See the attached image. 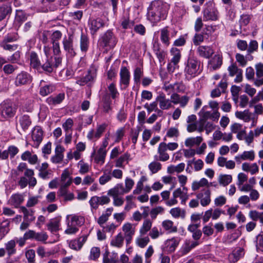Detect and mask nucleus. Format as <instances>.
I'll use <instances>...</instances> for the list:
<instances>
[{
	"mask_svg": "<svg viewBox=\"0 0 263 263\" xmlns=\"http://www.w3.org/2000/svg\"><path fill=\"white\" fill-rule=\"evenodd\" d=\"M157 102L159 103L160 109L163 110L168 109L172 107L171 101L167 99L163 93H161L156 99Z\"/></svg>",
	"mask_w": 263,
	"mask_h": 263,
	"instance_id": "nucleus-14",
	"label": "nucleus"
},
{
	"mask_svg": "<svg viewBox=\"0 0 263 263\" xmlns=\"http://www.w3.org/2000/svg\"><path fill=\"white\" fill-rule=\"evenodd\" d=\"M106 155V151L102 148H99L97 154L95 156V161L97 163L103 164L104 162Z\"/></svg>",
	"mask_w": 263,
	"mask_h": 263,
	"instance_id": "nucleus-33",
	"label": "nucleus"
},
{
	"mask_svg": "<svg viewBox=\"0 0 263 263\" xmlns=\"http://www.w3.org/2000/svg\"><path fill=\"white\" fill-rule=\"evenodd\" d=\"M48 230L52 233L57 232L59 230L60 221L57 219L51 220L47 225Z\"/></svg>",
	"mask_w": 263,
	"mask_h": 263,
	"instance_id": "nucleus-37",
	"label": "nucleus"
},
{
	"mask_svg": "<svg viewBox=\"0 0 263 263\" xmlns=\"http://www.w3.org/2000/svg\"><path fill=\"white\" fill-rule=\"evenodd\" d=\"M103 20L99 17H91L89 18L88 25L92 35L95 34L99 29L104 26Z\"/></svg>",
	"mask_w": 263,
	"mask_h": 263,
	"instance_id": "nucleus-7",
	"label": "nucleus"
},
{
	"mask_svg": "<svg viewBox=\"0 0 263 263\" xmlns=\"http://www.w3.org/2000/svg\"><path fill=\"white\" fill-rule=\"evenodd\" d=\"M39 202V196L30 197L27 202L26 207L31 208L35 206Z\"/></svg>",
	"mask_w": 263,
	"mask_h": 263,
	"instance_id": "nucleus-60",
	"label": "nucleus"
},
{
	"mask_svg": "<svg viewBox=\"0 0 263 263\" xmlns=\"http://www.w3.org/2000/svg\"><path fill=\"white\" fill-rule=\"evenodd\" d=\"M197 52L200 57L209 59L214 53V51L210 46H200L197 49Z\"/></svg>",
	"mask_w": 263,
	"mask_h": 263,
	"instance_id": "nucleus-20",
	"label": "nucleus"
},
{
	"mask_svg": "<svg viewBox=\"0 0 263 263\" xmlns=\"http://www.w3.org/2000/svg\"><path fill=\"white\" fill-rule=\"evenodd\" d=\"M112 178L110 172L108 173H104L103 175L101 176L99 178V183L101 185H104L106 183L109 181Z\"/></svg>",
	"mask_w": 263,
	"mask_h": 263,
	"instance_id": "nucleus-63",
	"label": "nucleus"
},
{
	"mask_svg": "<svg viewBox=\"0 0 263 263\" xmlns=\"http://www.w3.org/2000/svg\"><path fill=\"white\" fill-rule=\"evenodd\" d=\"M125 191L123 184L118 183L108 191L107 195L111 197L119 196L126 193Z\"/></svg>",
	"mask_w": 263,
	"mask_h": 263,
	"instance_id": "nucleus-15",
	"label": "nucleus"
},
{
	"mask_svg": "<svg viewBox=\"0 0 263 263\" xmlns=\"http://www.w3.org/2000/svg\"><path fill=\"white\" fill-rule=\"evenodd\" d=\"M12 9L10 6L3 5L0 6V21L6 18L7 15L11 13Z\"/></svg>",
	"mask_w": 263,
	"mask_h": 263,
	"instance_id": "nucleus-36",
	"label": "nucleus"
},
{
	"mask_svg": "<svg viewBox=\"0 0 263 263\" xmlns=\"http://www.w3.org/2000/svg\"><path fill=\"white\" fill-rule=\"evenodd\" d=\"M18 122L23 132H25L28 129L31 124V121L29 116L26 115L21 116L19 119Z\"/></svg>",
	"mask_w": 263,
	"mask_h": 263,
	"instance_id": "nucleus-26",
	"label": "nucleus"
},
{
	"mask_svg": "<svg viewBox=\"0 0 263 263\" xmlns=\"http://www.w3.org/2000/svg\"><path fill=\"white\" fill-rule=\"evenodd\" d=\"M179 243V239L175 237L167 239L165 242L167 251L170 253L174 252L176 247L178 246Z\"/></svg>",
	"mask_w": 263,
	"mask_h": 263,
	"instance_id": "nucleus-24",
	"label": "nucleus"
},
{
	"mask_svg": "<svg viewBox=\"0 0 263 263\" xmlns=\"http://www.w3.org/2000/svg\"><path fill=\"white\" fill-rule=\"evenodd\" d=\"M152 222L148 219H145L143 223L142 226L140 230V233L141 235H145L152 228Z\"/></svg>",
	"mask_w": 263,
	"mask_h": 263,
	"instance_id": "nucleus-41",
	"label": "nucleus"
},
{
	"mask_svg": "<svg viewBox=\"0 0 263 263\" xmlns=\"http://www.w3.org/2000/svg\"><path fill=\"white\" fill-rule=\"evenodd\" d=\"M222 64V57L220 54L215 55L209 61V68L212 70L219 69Z\"/></svg>",
	"mask_w": 263,
	"mask_h": 263,
	"instance_id": "nucleus-12",
	"label": "nucleus"
},
{
	"mask_svg": "<svg viewBox=\"0 0 263 263\" xmlns=\"http://www.w3.org/2000/svg\"><path fill=\"white\" fill-rule=\"evenodd\" d=\"M173 58L171 60V62L174 65H176L180 61L181 58V53L180 50L176 48H173L171 51Z\"/></svg>",
	"mask_w": 263,
	"mask_h": 263,
	"instance_id": "nucleus-35",
	"label": "nucleus"
},
{
	"mask_svg": "<svg viewBox=\"0 0 263 263\" xmlns=\"http://www.w3.org/2000/svg\"><path fill=\"white\" fill-rule=\"evenodd\" d=\"M62 43L64 49L67 52L70 56L74 57L76 54L73 47V39L71 35L68 37L65 36L63 40Z\"/></svg>",
	"mask_w": 263,
	"mask_h": 263,
	"instance_id": "nucleus-10",
	"label": "nucleus"
},
{
	"mask_svg": "<svg viewBox=\"0 0 263 263\" xmlns=\"http://www.w3.org/2000/svg\"><path fill=\"white\" fill-rule=\"evenodd\" d=\"M96 70L91 69L88 71L87 74L81 79L78 80L76 83L81 85L84 86L88 84L89 82H93L95 78L96 77Z\"/></svg>",
	"mask_w": 263,
	"mask_h": 263,
	"instance_id": "nucleus-11",
	"label": "nucleus"
},
{
	"mask_svg": "<svg viewBox=\"0 0 263 263\" xmlns=\"http://www.w3.org/2000/svg\"><path fill=\"white\" fill-rule=\"evenodd\" d=\"M91 210L93 209L97 210L100 204L99 196H94L92 197L89 201Z\"/></svg>",
	"mask_w": 263,
	"mask_h": 263,
	"instance_id": "nucleus-48",
	"label": "nucleus"
},
{
	"mask_svg": "<svg viewBox=\"0 0 263 263\" xmlns=\"http://www.w3.org/2000/svg\"><path fill=\"white\" fill-rule=\"evenodd\" d=\"M148 168L153 174H155L161 168V164L158 162L154 161L148 165Z\"/></svg>",
	"mask_w": 263,
	"mask_h": 263,
	"instance_id": "nucleus-49",
	"label": "nucleus"
},
{
	"mask_svg": "<svg viewBox=\"0 0 263 263\" xmlns=\"http://www.w3.org/2000/svg\"><path fill=\"white\" fill-rule=\"evenodd\" d=\"M211 192L210 190H206L204 194L202 193H198L197 195V198L200 199V203L203 206L209 205L211 202L210 199Z\"/></svg>",
	"mask_w": 263,
	"mask_h": 263,
	"instance_id": "nucleus-22",
	"label": "nucleus"
},
{
	"mask_svg": "<svg viewBox=\"0 0 263 263\" xmlns=\"http://www.w3.org/2000/svg\"><path fill=\"white\" fill-rule=\"evenodd\" d=\"M61 57H50L47 58L45 63L41 65L42 69L47 74L51 73L54 68H57L62 63Z\"/></svg>",
	"mask_w": 263,
	"mask_h": 263,
	"instance_id": "nucleus-4",
	"label": "nucleus"
},
{
	"mask_svg": "<svg viewBox=\"0 0 263 263\" xmlns=\"http://www.w3.org/2000/svg\"><path fill=\"white\" fill-rule=\"evenodd\" d=\"M5 250L8 255L10 257L16 253V242L14 240H11L5 243Z\"/></svg>",
	"mask_w": 263,
	"mask_h": 263,
	"instance_id": "nucleus-27",
	"label": "nucleus"
},
{
	"mask_svg": "<svg viewBox=\"0 0 263 263\" xmlns=\"http://www.w3.org/2000/svg\"><path fill=\"white\" fill-rule=\"evenodd\" d=\"M149 241V238L148 236L143 238H138L137 239L136 243L140 248H144Z\"/></svg>",
	"mask_w": 263,
	"mask_h": 263,
	"instance_id": "nucleus-56",
	"label": "nucleus"
},
{
	"mask_svg": "<svg viewBox=\"0 0 263 263\" xmlns=\"http://www.w3.org/2000/svg\"><path fill=\"white\" fill-rule=\"evenodd\" d=\"M62 33L59 30H56L52 32L50 36L51 43H59V40L62 38Z\"/></svg>",
	"mask_w": 263,
	"mask_h": 263,
	"instance_id": "nucleus-46",
	"label": "nucleus"
},
{
	"mask_svg": "<svg viewBox=\"0 0 263 263\" xmlns=\"http://www.w3.org/2000/svg\"><path fill=\"white\" fill-rule=\"evenodd\" d=\"M179 135V132L176 127L170 128L166 133V137L172 138L178 137Z\"/></svg>",
	"mask_w": 263,
	"mask_h": 263,
	"instance_id": "nucleus-59",
	"label": "nucleus"
},
{
	"mask_svg": "<svg viewBox=\"0 0 263 263\" xmlns=\"http://www.w3.org/2000/svg\"><path fill=\"white\" fill-rule=\"evenodd\" d=\"M256 246L257 249L263 252V233H261L256 236Z\"/></svg>",
	"mask_w": 263,
	"mask_h": 263,
	"instance_id": "nucleus-58",
	"label": "nucleus"
},
{
	"mask_svg": "<svg viewBox=\"0 0 263 263\" xmlns=\"http://www.w3.org/2000/svg\"><path fill=\"white\" fill-rule=\"evenodd\" d=\"M251 17L248 14H242L240 16L239 21L240 27L241 28L242 26H247L250 22Z\"/></svg>",
	"mask_w": 263,
	"mask_h": 263,
	"instance_id": "nucleus-54",
	"label": "nucleus"
},
{
	"mask_svg": "<svg viewBox=\"0 0 263 263\" xmlns=\"http://www.w3.org/2000/svg\"><path fill=\"white\" fill-rule=\"evenodd\" d=\"M32 82V77L27 72L22 71L15 78V84L16 86L27 85Z\"/></svg>",
	"mask_w": 263,
	"mask_h": 263,
	"instance_id": "nucleus-8",
	"label": "nucleus"
},
{
	"mask_svg": "<svg viewBox=\"0 0 263 263\" xmlns=\"http://www.w3.org/2000/svg\"><path fill=\"white\" fill-rule=\"evenodd\" d=\"M24 195L20 193L14 194L11 195L9 203L10 205L14 206L16 208H20V205L24 202Z\"/></svg>",
	"mask_w": 263,
	"mask_h": 263,
	"instance_id": "nucleus-13",
	"label": "nucleus"
},
{
	"mask_svg": "<svg viewBox=\"0 0 263 263\" xmlns=\"http://www.w3.org/2000/svg\"><path fill=\"white\" fill-rule=\"evenodd\" d=\"M18 148L17 147L14 145L9 146L6 150V152L8 153V157H9V155H10L11 159L13 158L18 153Z\"/></svg>",
	"mask_w": 263,
	"mask_h": 263,
	"instance_id": "nucleus-50",
	"label": "nucleus"
},
{
	"mask_svg": "<svg viewBox=\"0 0 263 263\" xmlns=\"http://www.w3.org/2000/svg\"><path fill=\"white\" fill-rule=\"evenodd\" d=\"M26 257L28 263H35V251L32 249L28 250L26 252Z\"/></svg>",
	"mask_w": 263,
	"mask_h": 263,
	"instance_id": "nucleus-64",
	"label": "nucleus"
},
{
	"mask_svg": "<svg viewBox=\"0 0 263 263\" xmlns=\"http://www.w3.org/2000/svg\"><path fill=\"white\" fill-rule=\"evenodd\" d=\"M64 148L61 145H58L55 149V155L51 158V161L54 163H59L62 162L63 159Z\"/></svg>",
	"mask_w": 263,
	"mask_h": 263,
	"instance_id": "nucleus-18",
	"label": "nucleus"
},
{
	"mask_svg": "<svg viewBox=\"0 0 263 263\" xmlns=\"http://www.w3.org/2000/svg\"><path fill=\"white\" fill-rule=\"evenodd\" d=\"M202 232L206 236H210L213 235L214 230V229L212 227V224L210 223L203 227Z\"/></svg>",
	"mask_w": 263,
	"mask_h": 263,
	"instance_id": "nucleus-61",
	"label": "nucleus"
},
{
	"mask_svg": "<svg viewBox=\"0 0 263 263\" xmlns=\"http://www.w3.org/2000/svg\"><path fill=\"white\" fill-rule=\"evenodd\" d=\"M21 211L24 214V219L27 222H31L34 220L35 217L34 216V211L32 209H27L24 206L20 207Z\"/></svg>",
	"mask_w": 263,
	"mask_h": 263,
	"instance_id": "nucleus-21",
	"label": "nucleus"
},
{
	"mask_svg": "<svg viewBox=\"0 0 263 263\" xmlns=\"http://www.w3.org/2000/svg\"><path fill=\"white\" fill-rule=\"evenodd\" d=\"M120 77V84L121 86H123V89H126L129 86L130 77L129 71L126 67L121 68Z\"/></svg>",
	"mask_w": 263,
	"mask_h": 263,
	"instance_id": "nucleus-9",
	"label": "nucleus"
},
{
	"mask_svg": "<svg viewBox=\"0 0 263 263\" xmlns=\"http://www.w3.org/2000/svg\"><path fill=\"white\" fill-rule=\"evenodd\" d=\"M162 226L164 229L169 232H176L177 228L174 226V222L170 220H165L162 222Z\"/></svg>",
	"mask_w": 263,
	"mask_h": 263,
	"instance_id": "nucleus-32",
	"label": "nucleus"
},
{
	"mask_svg": "<svg viewBox=\"0 0 263 263\" xmlns=\"http://www.w3.org/2000/svg\"><path fill=\"white\" fill-rule=\"evenodd\" d=\"M241 158L243 160H250L252 161L255 158L254 152L253 151H245L241 155Z\"/></svg>",
	"mask_w": 263,
	"mask_h": 263,
	"instance_id": "nucleus-53",
	"label": "nucleus"
},
{
	"mask_svg": "<svg viewBox=\"0 0 263 263\" xmlns=\"http://www.w3.org/2000/svg\"><path fill=\"white\" fill-rule=\"evenodd\" d=\"M83 218L78 216H73L71 219V224L74 226H81L83 223Z\"/></svg>",
	"mask_w": 263,
	"mask_h": 263,
	"instance_id": "nucleus-51",
	"label": "nucleus"
},
{
	"mask_svg": "<svg viewBox=\"0 0 263 263\" xmlns=\"http://www.w3.org/2000/svg\"><path fill=\"white\" fill-rule=\"evenodd\" d=\"M43 131L40 126H36L32 132V139L36 142V147L39 146L43 140Z\"/></svg>",
	"mask_w": 263,
	"mask_h": 263,
	"instance_id": "nucleus-17",
	"label": "nucleus"
},
{
	"mask_svg": "<svg viewBox=\"0 0 263 263\" xmlns=\"http://www.w3.org/2000/svg\"><path fill=\"white\" fill-rule=\"evenodd\" d=\"M73 125V120L71 118H68L63 124L62 127L66 133H72V127Z\"/></svg>",
	"mask_w": 263,
	"mask_h": 263,
	"instance_id": "nucleus-45",
	"label": "nucleus"
},
{
	"mask_svg": "<svg viewBox=\"0 0 263 263\" xmlns=\"http://www.w3.org/2000/svg\"><path fill=\"white\" fill-rule=\"evenodd\" d=\"M199 245L198 241H186L184 246L182 248V253L183 255L187 254L190 251Z\"/></svg>",
	"mask_w": 263,
	"mask_h": 263,
	"instance_id": "nucleus-31",
	"label": "nucleus"
},
{
	"mask_svg": "<svg viewBox=\"0 0 263 263\" xmlns=\"http://www.w3.org/2000/svg\"><path fill=\"white\" fill-rule=\"evenodd\" d=\"M55 90V87L53 84L46 85L41 86L40 89V94L42 96H46L53 92Z\"/></svg>",
	"mask_w": 263,
	"mask_h": 263,
	"instance_id": "nucleus-30",
	"label": "nucleus"
},
{
	"mask_svg": "<svg viewBox=\"0 0 263 263\" xmlns=\"http://www.w3.org/2000/svg\"><path fill=\"white\" fill-rule=\"evenodd\" d=\"M124 237L119 233L110 242V245L118 248H121L123 245Z\"/></svg>",
	"mask_w": 263,
	"mask_h": 263,
	"instance_id": "nucleus-34",
	"label": "nucleus"
},
{
	"mask_svg": "<svg viewBox=\"0 0 263 263\" xmlns=\"http://www.w3.org/2000/svg\"><path fill=\"white\" fill-rule=\"evenodd\" d=\"M122 230L124 232V236L134 235L135 233L134 229L130 223L124 224L122 227Z\"/></svg>",
	"mask_w": 263,
	"mask_h": 263,
	"instance_id": "nucleus-43",
	"label": "nucleus"
},
{
	"mask_svg": "<svg viewBox=\"0 0 263 263\" xmlns=\"http://www.w3.org/2000/svg\"><path fill=\"white\" fill-rule=\"evenodd\" d=\"M170 213L173 217L176 218L179 217L184 218L185 216V212L179 207L172 209Z\"/></svg>",
	"mask_w": 263,
	"mask_h": 263,
	"instance_id": "nucleus-38",
	"label": "nucleus"
},
{
	"mask_svg": "<svg viewBox=\"0 0 263 263\" xmlns=\"http://www.w3.org/2000/svg\"><path fill=\"white\" fill-rule=\"evenodd\" d=\"M170 32L167 27H164L160 30V40L161 42L166 46L170 44Z\"/></svg>",
	"mask_w": 263,
	"mask_h": 263,
	"instance_id": "nucleus-28",
	"label": "nucleus"
},
{
	"mask_svg": "<svg viewBox=\"0 0 263 263\" xmlns=\"http://www.w3.org/2000/svg\"><path fill=\"white\" fill-rule=\"evenodd\" d=\"M116 39L110 30L107 31L102 36L100 40V45L103 47L112 48L116 45Z\"/></svg>",
	"mask_w": 263,
	"mask_h": 263,
	"instance_id": "nucleus-6",
	"label": "nucleus"
},
{
	"mask_svg": "<svg viewBox=\"0 0 263 263\" xmlns=\"http://www.w3.org/2000/svg\"><path fill=\"white\" fill-rule=\"evenodd\" d=\"M102 108L104 114H109L112 110L111 100L108 93H105L102 97Z\"/></svg>",
	"mask_w": 263,
	"mask_h": 263,
	"instance_id": "nucleus-16",
	"label": "nucleus"
},
{
	"mask_svg": "<svg viewBox=\"0 0 263 263\" xmlns=\"http://www.w3.org/2000/svg\"><path fill=\"white\" fill-rule=\"evenodd\" d=\"M27 17L28 15L24 11L17 10L15 13V23L20 25L27 20Z\"/></svg>",
	"mask_w": 263,
	"mask_h": 263,
	"instance_id": "nucleus-29",
	"label": "nucleus"
},
{
	"mask_svg": "<svg viewBox=\"0 0 263 263\" xmlns=\"http://www.w3.org/2000/svg\"><path fill=\"white\" fill-rule=\"evenodd\" d=\"M232 177L230 175H220L218 177V181L220 184L224 186L228 185L232 182Z\"/></svg>",
	"mask_w": 263,
	"mask_h": 263,
	"instance_id": "nucleus-39",
	"label": "nucleus"
},
{
	"mask_svg": "<svg viewBox=\"0 0 263 263\" xmlns=\"http://www.w3.org/2000/svg\"><path fill=\"white\" fill-rule=\"evenodd\" d=\"M65 99V93H60L55 96H50L46 100V102L51 106L60 104Z\"/></svg>",
	"mask_w": 263,
	"mask_h": 263,
	"instance_id": "nucleus-19",
	"label": "nucleus"
},
{
	"mask_svg": "<svg viewBox=\"0 0 263 263\" xmlns=\"http://www.w3.org/2000/svg\"><path fill=\"white\" fill-rule=\"evenodd\" d=\"M100 255V250L98 247H93L90 250V258L91 259L95 260L97 259Z\"/></svg>",
	"mask_w": 263,
	"mask_h": 263,
	"instance_id": "nucleus-62",
	"label": "nucleus"
},
{
	"mask_svg": "<svg viewBox=\"0 0 263 263\" xmlns=\"http://www.w3.org/2000/svg\"><path fill=\"white\" fill-rule=\"evenodd\" d=\"M200 62L196 57L190 54L187 61L184 69L186 77L191 79L201 72L200 70Z\"/></svg>",
	"mask_w": 263,
	"mask_h": 263,
	"instance_id": "nucleus-2",
	"label": "nucleus"
},
{
	"mask_svg": "<svg viewBox=\"0 0 263 263\" xmlns=\"http://www.w3.org/2000/svg\"><path fill=\"white\" fill-rule=\"evenodd\" d=\"M236 61L239 63V65L243 67L246 65L247 63V58L245 57L243 55L240 53H237L235 56Z\"/></svg>",
	"mask_w": 263,
	"mask_h": 263,
	"instance_id": "nucleus-57",
	"label": "nucleus"
},
{
	"mask_svg": "<svg viewBox=\"0 0 263 263\" xmlns=\"http://www.w3.org/2000/svg\"><path fill=\"white\" fill-rule=\"evenodd\" d=\"M202 13L204 21H216L219 18V12L215 3L212 1L205 4Z\"/></svg>",
	"mask_w": 263,
	"mask_h": 263,
	"instance_id": "nucleus-3",
	"label": "nucleus"
},
{
	"mask_svg": "<svg viewBox=\"0 0 263 263\" xmlns=\"http://www.w3.org/2000/svg\"><path fill=\"white\" fill-rule=\"evenodd\" d=\"M129 157V155L128 153H125L120 156L116 162V166L118 167H123V162L125 161H128Z\"/></svg>",
	"mask_w": 263,
	"mask_h": 263,
	"instance_id": "nucleus-47",
	"label": "nucleus"
},
{
	"mask_svg": "<svg viewBox=\"0 0 263 263\" xmlns=\"http://www.w3.org/2000/svg\"><path fill=\"white\" fill-rule=\"evenodd\" d=\"M168 9L167 5L162 1H154L147 8V18L152 23L164 20L167 16Z\"/></svg>",
	"mask_w": 263,
	"mask_h": 263,
	"instance_id": "nucleus-1",
	"label": "nucleus"
},
{
	"mask_svg": "<svg viewBox=\"0 0 263 263\" xmlns=\"http://www.w3.org/2000/svg\"><path fill=\"white\" fill-rule=\"evenodd\" d=\"M81 50L83 52H86L89 47V40L88 37L84 34H81L80 41Z\"/></svg>",
	"mask_w": 263,
	"mask_h": 263,
	"instance_id": "nucleus-40",
	"label": "nucleus"
},
{
	"mask_svg": "<svg viewBox=\"0 0 263 263\" xmlns=\"http://www.w3.org/2000/svg\"><path fill=\"white\" fill-rule=\"evenodd\" d=\"M121 27L124 29L131 28L134 24L133 21H130L128 17L123 16L120 21Z\"/></svg>",
	"mask_w": 263,
	"mask_h": 263,
	"instance_id": "nucleus-42",
	"label": "nucleus"
},
{
	"mask_svg": "<svg viewBox=\"0 0 263 263\" xmlns=\"http://www.w3.org/2000/svg\"><path fill=\"white\" fill-rule=\"evenodd\" d=\"M164 211V209L160 206L152 209L149 212L152 219H155L158 214L163 213Z\"/></svg>",
	"mask_w": 263,
	"mask_h": 263,
	"instance_id": "nucleus-44",
	"label": "nucleus"
},
{
	"mask_svg": "<svg viewBox=\"0 0 263 263\" xmlns=\"http://www.w3.org/2000/svg\"><path fill=\"white\" fill-rule=\"evenodd\" d=\"M15 112L16 108L10 102L5 101L0 104V114L4 119L13 117Z\"/></svg>",
	"mask_w": 263,
	"mask_h": 263,
	"instance_id": "nucleus-5",
	"label": "nucleus"
},
{
	"mask_svg": "<svg viewBox=\"0 0 263 263\" xmlns=\"http://www.w3.org/2000/svg\"><path fill=\"white\" fill-rule=\"evenodd\" d=\"M17 68V67L16 66L8 64L4 66L3 71L5 74H10L12 73Z\"/></svg>",
	"mask_w": 263,
	"mask_h": 263,
	"instance_id": "nucleus-52",
	"label": "nucleus"
},
{
	"mask_svg": "<svg viewBox=\"0 0 263 263\" xmlns=\"http://www.w3.org/2000/svg\"><path fill=\"white\" fill-rule=\"evenodd\" d=\"M0 45L4 49L10 51L16 50L17 48V45H11L9 43H5V42H1Z\"/></svg>",
	"mask_w": 263,
	"mask_h": 263,
	"instance_id": "nucleus-55",
	"label": "nucleus"
},
{
	"mask_svg": "<svg viewBox=\"0 0 263 263\" xmlns=\"http://www.w3.org/2000/svg\"><path fill=\"white\" fill-rule=\"evenodd\" d=\"M30 61L31 67L33 69L40 71L41 63L38 59L37 54L35 52H32L30 53Z\"/></svg>",
	"mask_w": 263,
	"mask_h": 263,
	"instance_id": "nucleus-25",
	"label": "nucleus"
},
{
	"mask_svg": "<svg viewBox=\"0 0 263 263\" xmlns=\"http://www.w3.org/2000/svg\"><path fill=\"white\" fill-rule=\"evenodd\" d=\"M244 254V250L241 248H239L229 255V259L231 262L235 263L242 257Z\"/></svg>",
	"mask_w": 263,
	"mask_h": 263,
	"instance_id": "nucleus-23",
	"label": "nucleus"
}]
</instances>
